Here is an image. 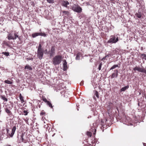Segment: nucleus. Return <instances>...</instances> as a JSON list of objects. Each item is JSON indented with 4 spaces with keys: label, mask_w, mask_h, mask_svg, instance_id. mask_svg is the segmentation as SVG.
<instances>
[{
    "label": "nucleus",
    "mask_w": 146,
    "mask_h": 146,
    "mask_svg": "<svg viewBox=\"0 0 146 146\" xmlns=\"http://www.w3.org/2000/svg\"><path fill=\"white\" fill-rule=\"evenodd\" d=\"M44 114H45L44 112H41L40 113V114L41 115H44Z\"/></svg>",
    "instance_id": "38"
},
{
    "label": "nucleus",
    "mask_w": 146,
    "mask_h": 146,
    "mask_svg": "<svg viewBox=\"0 0 146 146\" xmlns=\"http://www.w3.org/2000/svg\"><path fill=\"white\" fill-rule=\"evenodd\" d=\"M87 135L88 136L90 137H91L92 135V133L91 132H87Z\"/></svg>",
    "instance_id": "32"
},
{
    "label": "nucleus",
    "mask_w": 146,
    "mask_h": 146,
    "mask_svg": "<svg viewBox=\"0 0 146 146\" xmlns=\"http://www.w3.org/2000/svg\"><path fill=\"white\" fill-rule=\"evenodd\" d=\"M42 100L45 102L46 103V104L48 102V101L45 98H43L42 99Z\"/></svg>",
    "instance_id": "31"
},
{
    "label": "nucleus",
    "mask_w": 146,
    "mask_h": 146,
    "mask_svg": "<svg viewBox=\"0 0 146 146\" xmlns=\"http://www.w3.org/2000/svg\"><path fill=\"white\" fill-rule=\"evenodd\" d=\"M21 137H22V140H23V137H22V136H21Z\"/></svg>",
    "instance_id": "42"
},
{
    "label": "nucleus",
    "mask_w": 146,
    "mask_h": 146,
    "mask_svg": "<svg viewBox=\"0 0 146 146\" xmlns=\"http://www.w3.org/2000/svg\"><path fill=\"white\" fill-rule=\"evenodd\" d=\"M141 56L143 57L142 58V59H143L144 58V57H146V54H141Z\"/></svg>",
    "instance_id": "33"
},
{
    "label": "nucleus",
    "mask_w": 146,
    "mask_h": 146,
    "mask_svg": "<svg viewBox=\"0 0 146 146\" xmlns=\"http://www.w3.org/2000/svg\"><path fill=\"white\" fill-rule=\"evenodd\" d=\"M25 69L31 70H32V68L29 65L27 64L25 66Z\"/></svg>",
    "instance_id": "12"
},
{
    "label": "nucleus",
    "mask_w": 146,
    "mask_h": 146,
    "mask_svg": "<svg viewBox=\"0 0 146 146\" xmlns=\"http://www.w3.org/2000/svg\"><path fill=\"white\" fill-rule=\"evenodd\" d=\"M37 56L39 59L42 58L43 55V51L41 48V46L40 44H39L37 50Z\"/></svg>",
    "instance_id": "2"
},
{
    "label": "nucleus",
    "mask_w": 146,
    "mask_h": 146,
    "mask_svg": "<svg viewBox=\"0 0 146 146\" xmlns=\"http://www.w3.org/2000/svg\"><path fill=\"white\" fill-rule=\"evenodd\" d=\"M102 66V63H100V65H99V67H98V69L99 70H101V67Z\"/></svg>",
    "instance_id": "35"
},
{
    "label": "nucleus",
    "mask_w": 146,
    "mask_h": 146,
    "mask_svg": "<svg viewBox=\"0 0 146 146\" xmlns=\"http://www.w3.org/2000/svg\"><path fill=\"white\" fill-rule=\"evenodd\" d=\"M62 58L60 55H57L55 56L52 59L53 64L54 65H58L61 62Z\"/></svg>",
    "instance_id": "1"
},
{
    "label": "nucleus",
    "mask_w": 146,
    "mask_h": 146,
    "mask_svg": "<svg viewBox=\"0 0 146 146\" xmlns=\"http://www.w3.org/2000/svg\"><path fill=\"white\" fill-rule=\"evenodd\" d=\"M23 113H24V114L25 115H27L28 112H27V111L26 110H24L23 111Z\"/></svg>",
    "instance_id": "34"
},
{
    "label": "nucleus",
    "mask_w": 146,
    "mask_h": 146,
    "mask_svg": "<svg viewBox=\"0 0 146 146\" xmlns=\"http://www.w3.org/2000/svg\"><path fill=\"white\" fill-rule=\"evenodd\" d=\"M60 3L62 6L68 9H70V3L68 1L65 0L62 1H61Z\"/></svg>",
    "instance_id": "6"
},
{
    "label": "nucleus",
    "mask_w": 146,
    "mask_h": 146,
    "mask_svg": "<svg viewBox=\"0 0 146 146\" xmlns=\"http://www.w3.org/2000/svg\"><path fill=\"white\" fill-rule=\"evenodd\" d=\"M108 112V113H110L112 112V109L111 107H108L107 108Z\"/></svg>",
    "instance_id": "18"
},
{
    "label": "nucleus",
    "mask_w": 146,
    "mask_h": 146,
    "mask_svg": "<svg viewBox=\"0 0 146 146\" xmlns=\"http://www.w3.org/2000/svg\"><path fill=\"white\" fill-rule=\"evenodd\" d=\"M63 70L64 71L66 70L67 69V63L66 60H64L63 61Z\"/></svg>",
    "instance_id": "9"
},
{
    "label": "nucleus",
    "mask_w": 146,
    "mask_h": 146,
    "mask_svg": "<svg viewBox=\"0 0 146 146\" xmlns=\"http://www.w3.org/2000/svg\"><path fill=\"white\" fill-rule=\"evenodd\" d=\"M128 88V86L123 87L121 89V92L124 91L126 90Z\"/></svg>",
    "instance_id": "15"
},
{
    "label": "nucleus",
    "mask_w": 146,
    "mask_h": 146,
    "mask_svg": "<svg viewBox=\"0 0 146 146\" xmlns=\"http://www.w3.org/2000/svg\"><path fill=\"white\" fill-rule=\"evenodd\" d=\"M144 146H146V145H145Z\"/></svg>",
    "instance_id": "45"
},
{
    "label": "nucleus",
    "mask_w": 146,
    "mask_h": 146,
    "mask_svg": "<svg viewBox=\"0 0 146 146\" xmlns=\"http://www.w3.org/2000/svg\"><path fill=\"white\" fill-rule=\"evenodd\" d=\"M1 98L2 99H3V100L5 101H7V99L6 98H5L4 96H1Z\"/></svg>",
    "instance_id": "25"
},
{
    "label": "nucleus",
    "mask_w": 146,
    "mask_h": 146,
    "mask_svg": "<svg viewBox=\"0 0 146 146\" xmlns=\"http://www.w3.org/2000/svg\"><path fill=\"white\" fill-rule=\"evenodd\" d=\"M12 108H13V106H8V107L7 108H8V109H11Z\"/></svg>",
    "instance_id": "36"
},
{
    "label": "nucleus",
    "mask_w": 146,
    "mask_h": 146,
    "mask_svg": "<svg viewBox=\"0 0 146 146\" xmlns=\"http://www.w3.org/2000/svg\"><path fill=\"white\" fill-rule=\"evenodd\" d=\"M9 131H10L9 130V129H7V134H8V135H9Z\"/></svg>",
    "instance_id": "37"
},
{
    "label": "nucleus",
    "mask_w": 146,
    "mask_h": 146,
    "mask_svg": "<svg viewBox=\"0 0 146 146\" xmlns=\"http://www.w3.org/2000/svg\"><path fill=\"white\" fill-rule=\"evenodd\" d=\"M46 104L51 108H53V106L51 104V103L50 102L48 101V102Z\"/></svg>",
    "instance_id": "20"
},
{
    "label": "nucleus",
    "mask_w": 146,
    "mask_h": 146,
    "mask_svg": "<svg viewBox=\"0 0 146 146\" xmlns=\"http://www.w3.org/2000/svg\"><path fill=\"white\" fill-rule=\"evenodd\" d=\"M110 54H108L105 57H104L102 59V60H103L104 61V60H107V57L108 56H109Z\"/></svg>",
    "instance_id": "21"
},
{
    "label": "nucleus",
    "mask_w": 146,
    "mask_h": 146,
    "mask_svg": "<svg viewBox=\"0 0 146 146\" xmlns=\"http://www.w3.org/2000/svg\"><path fill=\"white\" fill-rule=\"evenodd\" d=\"M118 67V65H115L113 66L110 68V70H111L113 69H114L115 68L117 67Z\"/></svg>",
    "instance_id": "22"
},
{
    "label": "nucleus",
    "mask_w": 146,
    "mask_h": 146,
    "mask_svg": "<svg viewBox=\"0 0 146 146\" xmlns=\"http://www.w3.org/2000/svg\"><path fill=\"white\" fill-rule=\"evenodd\" d=\"M95 95L96 96V97L97 98H99V96L98 95V92H97V91H96L95 94Z\"/></svg>",
    "instance_id": "30"
},
{
    "label": "nucleus",
    "mask_w": 146,
    "mask_h": 146,
    "mask_svg": "<svg viewBox=\"0 0 146 146\" xmlns=\"http://www.w3.org/2000/svg\"><path fill=\"white\" fill-rule=\"evenodd\" d=\"M80 55L81 54L80 53H78L76 54V59L77 60H79L80 59Z\"/></svg>",
    "instance_id": "17"
},
{
    "label": "nucleus",
    "mask_w": 146,
    "mask_h": 146,
    "mask_svg": "<svg viewBox=\"0 0 146 146\" xmlns=\"http://www.w3.org/2000/svg\"><path fill=\"white\" fill-rule=\"evenodd\" d=\"M110 54V55H109V56L108 57H110V56H111V54Z\"/></svg>",
    "instance_id": "41"
},
{
    "label": "nucleus",
    "mask_w": 146,
    "mask_h": 146,
    "mask_svg": "<svg viewBox=\"0 0 146 146\" xmlns=\"http://www.w3.org/2000/svg\"><path fill=\"white\" fill-rule=\"evenodd\" d=\"M5 111L8 114L11 113V111L8 109V108H6L5 109Z\"/></svg>",
    "instance_id": "24"
},
{
    "label": "nucleus",
    "mask_w": 146,
    "mask_h": 146,
    "mask_svg": "<svg viewBox=\"0 0 146 146\" xmlns=\"http://www.w3.org/2000/svg\"><path fill=\"white\" fill-rule=\"evenodd\" d=\"M4 82L5 83L8 84H12V82H11L9 80H5L4 81Z\"/></svg>",
    "instance_id": "19"
},
{
    "label": "nucleus",
    "mask_w": 146,
    "mask_h": 146,
    "mask_svg": "<svg viewBox=\"0 0 146 146\" xmlns=\"http://www.w3.org/2000/svg\"><path fill=\"white\" fill-rule=\"evenodd\" d=\"M47 2L50 3H53L54 2V0H47Z\"/></svg>",
    "instance_id": "27"
},
{
    "label": "nucleus",
    "mask_w": 146,
    "mask_h": 146,
    "mask_svg": "<svg viewBox=\"0 0 146 146\" xmlns=\"http://www.w3.org/2000/svg\"><path fill=\"white\" fill-rule=\"evenodd\" d=\"M41 31V29H40V31Z\"/></svg>",
    "instance_id": "44"
},
{
    "label": "nucleus",
    "mask_w": 146,
    "mask_h": 146,
    "mask_svg": "<svg viewBox=\"0 0 146 146\" xmlns=\"http://www.w3.org/2000/svg\"><path fill=\"white\" fill-rule=\"evenodd\" d=\"M45 51L46 52H47V50L46 49V50H45Z\"/></svg>",
    "instance_id": "43"
},
{
    "label": "nucleus",
    "mask_w": 146,
    "mask_h": 146,
    "mask_svg": "<svg viewBox=\"0 0 146 146\" xmlns=\"http://www.w3.org/2000/svg\"><path fill=\"white\" fill-rule=\"evenodd\" d=\"M51 50H52V51H53L54 52H55V46H52L51 47Z\"/></svg>",
    "instance_id": "29"
},
{
    "label": "nucleus",
    "mask_w": 146,
    "mask_h": 146,
    "mask_svg": "<svg viewBox=\"0 0 146 146\" xmlns=\"http://www.w3.org/2000/svg\"><path fill=\"white\" fill-rule=\"evenodd\" d=\"M83 82H81L80 83V85H81V86H82V85H83Z\"/></svg>",
    "instance_id": "39"
},
{
    "label": "nucleus",
    "mask_w": 146,
    "mask_h": 146,
    "mask_svg": "<svg viewBox=\"0 0 146 146\" xmlns=\"http://www.w3.org/2000/svg\"><path fill=\"white\" fill-rule=\"evenodd\" d=\"M6 146H11L10 145H6Z\"/></svg>",
    "instance_id": "40"
},
{
    "label": "nucleus",
    "mask_w": 146,
    "mask_h": 146,
    "mask_svg": "<svg viewBox=\"0 0 146 146\" xmlns=\"http://www.w3.org/2000/svg\"><path fill=\"white\" fill-rule=\"evenodd\" d=\"M19 98L21 102L22 103L24 102V100L23 99V97L22 96L21 94H20L19 96Z\"/></svg>",
    "instance_id": "14"
},
{
    "label": "nucleus",
    "mask_w": 146,
    "mask_h": 146,
    "mask_svg": "<svg viewBox=\"0 0 146 146\" xmlns=\"http://www.w3.org/2000/svg\"><path fill=\"white\" fill-rule=\"evenodd\" d=\"M2 54L5 55L6 56H8L9 55V53L7 52H3L2 53Z\"/></svg>",
    "instance_id": "28"
},
{
    "label": "nucleus",
    "mask_w": 146,
    "mask_h": 146,
    "mask_svg": "<svg viewBox=\"0 0 146 146\" xmlns=\"http://www.w3.org/2000/svg\"><path fill=\"white\" fill-rule=\"evenodd\" d=\"M16 129V126H14L12 129V132H11V134H10V133H9V135H10L11 137H12L13 136V135L15 133Z\"/></svg>",
    "instance_id": "10"
},
{
    "label": "nucleus",
    "mask_w": 146,
    "mask_h": 146,
    "mask_svg": "<svg viewBox=\"0 0 146 146\" xmlns=\"http://www.w3.org/2000/svg\"><path fill=\"white\" fill-rule=\"evenodd\" d=\"M72 9L74 11L78 13H80L82 11V8L78 5L74 4L72 7Z\"/></svg>",
    "instance_id": "4"
},
{
    "label": "nucleus",
    "mask_w": 146,
    "mask_h": 146,
    "mask_svg": "<svg viewBox=\"0 0 146 146\" xmlns=\"http://www.w3.org/2000/svg\"><path fill=\"white\" fill-rule=\"evenodd\" d=\"M40 34V33H36L32 34V35L33 37L35 38L37 36H39Z\"/></svg>",
    "instance_id": "13"
},
{
    "label": "nucleus",
    "mask_w": 146,
    "mask_h": 146,
    "mask_svg": "<svg viewBox=\"0 0 146 146\" xmlns=\"http://www.w3.org/2000/svg\"><path fill=\"white\" fill-rule=\"evenodd\" d=\"M40 36H44V37H46V35L44 33H42L41 32H40Z\"/></svg>",
    "instance_id": "26"
},
{
    "label": "nucleus",
    "mask_w": 146,
    "mask_h": 146,
    "mask_svg": "<svg viewBox=\"0 0 146 146\" xmlns=\"http://www.w3.org/2000/svg\"><path fill=\"white\" fill-rule=\"evenodd\" d=\"M114 72L112 74L111 78H116L118 76V71L117 70H114Z\"/></svg>",
    "instance_id": "8"
},
{
    "label": "nucleus",
    "mask_w": 146,
    "mask_h": 146,
    "mask_svg": "<svg viewBox=\"0 0 146 146\" xmlns=\"http://www.w3.org/2000/svg\"><path fill=\"white\" fill-rule=\"evenodd\" d=\"M18 34L17 33H15L13 34L12 33L9 34L7 36L8 39L9 40L16 39L18 37Z\"/></svg>",
    "instance_id": "5"
},
{
    "label": "nucleus",
    "mask_w": 146,
    "mask_h": 146,
    "mask_svg": "<svg viewBox=\"0 0 146 146\" xmlns=\"http://www.w3.org/2000/svg\"><path fill=\"white\" fill-rule=\"evenodd\" d=\"M55 53V52H54L53 51L50 50V51L49 52V54L50 56H53Z\"/></svg>",
    "instance_id": "16"
},
{
    "label": "nucleus",
    "mask_w": 146,
    "mask_h": 146,
    "mask_svg": "<svg viewBox=\"0 0 146 146\" xmlns=\"http://www.w3.org/2000/svg\"><path fill=\"white\" fill-rule=\"evenodd\" d=\"M119 39L118 37H116L114 35H111L110 38L107 42L108 43H115L118 41Z\"/></svg>",
    "instance_id": "3"
},
{
    "label": "nucleus",
    "mask_w": 146,
    "mask_h": 146,
    "mask_svg": "<svg viewBox=\"0 0 146 146\" xmlns=\"http://www.w3.org/2000/svg\"><path fill=\"white\" fill-rule=\"evenodd\" d=\"M134 70H137L139 72H143L145 73L146 75V70L145 69L141 68L139 67L136 66L133 68Z\"/></svg>",
    "instance_id": "7"
},
{
    "label": "nucleus",
    "mask_w": 146,
    "mask_h": 146,
    "mask_svg": "<svg viewBox=\"0 0 146 146\" xmlns=\"http://www.w3.org/2000/svg\"><path fill=\"white\" fill-rule=\"evenodd\" d=\"M135 15L136 17L139 18H141V15L140 13H136Z\"/></svg>",
    "instance_id": "23"
},
{
    "label": "nucleus",
    "mask_w": 146,
    "mask_h": 146,
    "mask_svg": "<svg viewBox=\"0 0 146 146\" xmlns=\"http://www.w3.org/2000/svg\"><path fill=\"white\" fill-rule=\"evenodd\" d=\"M62 15L65 17L68 16L69 14V13L68 11H62Z\"/></svg>",
    "instance_id": "11"
}]
</instances>
